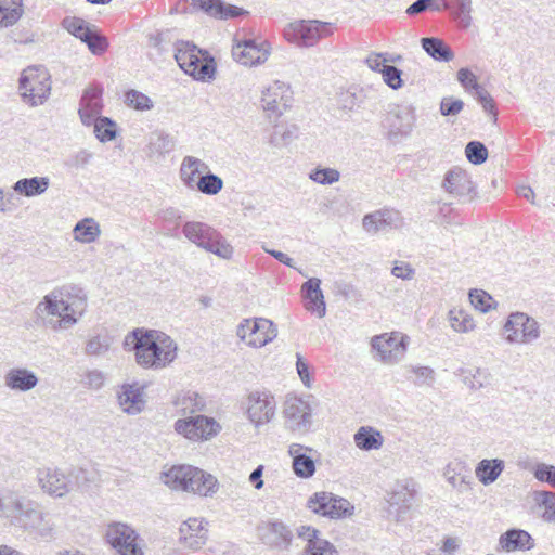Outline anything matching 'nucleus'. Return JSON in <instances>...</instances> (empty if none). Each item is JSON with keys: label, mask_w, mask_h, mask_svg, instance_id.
Returning a JSON list of instances; mask_svg holds the SVG:
<instances>
[{"label": "nucleus", "mask_w": 555, "mask_h": 555, "mask_svg": "<svg viewBox=\"0 0 555 555\" xmlns=\"http://www.w3.org/2000/svg\"><path fill=\"white\" fill-rule=\"evenodd\" d=\"M124 346L134 350L138 364L146 369H164L177 357L173 339L155 330H133L125 337Z\"/></svg>", "instance_id": "1"}, {"label": "nucleus", "mask_w": 555, "mask_h": 555, "mask_svg": "<svg viewBox=\"0 0 555 555\" xmlns=\"http://www.w3.org/2000/svg\"><path fill=\"white\" fill-rule=\"evenodd\" d=\"M85 297L64 298L61 289H53L37 304L35 312L42 325L52 331L69 330L85 314Z\"/></svg>", "instance_id": "2"}, {"label": "nucleus", "mask_w": 555, "mask_h": 555, "mask_svg": "<svg viewBox=\"0 0 555 555\" xmlns=\"http://www.w3.org/2000/svg\"><path fill=\"white\" fill-rule=\"evenodd\" d=\"M163 482L173 490L211 496L218 490V480L211 474L191 465L171 467L162 475Z\"/></svg>", "instance_id": "3"}, {"label": "nucleus", "mask_w": 555, "mask_h": 555, "mask_svg": "<svg viewBox=\"0 0 555 555\" xmlns=\"http://www.w3.org/2000/svg\"><path fill=\"white\" fill-rule=\"evenodd\" d=\"M42 506L39 502L28 499L18 490H0V517L12 526L28 532L36 520L40 519Z\"/></svg>", "instance_id": "4"}, {"label": "nucleus", "mask_w": 555, "mask_h": 555, "mask_svg": "<svg viewBox=\"0 0 555 555\" xmlns=\"http://www.w3.org/2000/svg\"><path fill=\"white\" fill-rule=\"evenodd\" d=\"M18 91L24 103L29 106L42 105L51 93V78L42 67H28L21 74Z\"/></svg>", "instance_id": "5"}, {"label": "nucleus", "mask_w": 555, "mask_h": 555, "mask_svg": "<svg viewBox=\"0 0 555 555\" xmlns=\"http://www.w3.org/2000/svg\"><path fill=\"white\" fill-rule=\"evenodd\" d=\"M313 408L304 398L288 396L283 405V420L286 429L296 435H305L313 425Z\"/></svg>", "instance_id": "6"}, {"label": "nucleus", "mask_w": 555, "mask_h": 555, "mask_svg": "<svg viewBox=\"0 0 555 555\" xmlns=\"http://www.w3.org/2000/svg\"><path fill=\"white\" fill-rule=\"evenodd\" d=\"M504 338L512 345H526L540 336L539 323L522 312L511 313L503 327Z\"/></svg>", "instance_id": "7"}, {"label": "nucleus", "mask_w": 555, "mask_h": 555, "mask_svg": "<svg viewBox=\"0 0 555 555\" xmlns=\"http://www.w3.org/2000/svg\"><path fill=\"white\" fill-rule=\"evenodd\" d=\"M237 337L253 348H261L272 341L278 330L274 323L264 318L244 319L236 328Z\"/></svg>", "instance_id": "8"}, {"label": "nucleus", "mask_w": 555, "mask_h": 555, "mask_svg": "<svg viewBox=\"0 0 555 555\" xmlns=\"http://www.w3.org/2000/svg\"><path fill=\"white\" fill-rule=\"evenodd\" d=\"M409 337L399 332L384 333L371 339V347L377 359L385 364H396L406 352Z\"/></svg>", "instance_id": "9"}, {"label": "nucleus", "mask_w": 555, "mask_h": 555, "mask_svg": "<svg viewBox=\"0 0 555 555\" xmlns=\"http://www.w3.org/2000/svg\"><path fill=\"white\" fill-rule=\"evenodd\" d=\"M134 529L124 522L108 524L105 530L106 542L118 555H143Z\"/></svg>", "instance_id": "10"}, {"label": "nucleus", "mask_w": 555, "mask_h": 555, "mask_svg": "<svg viewBox=\"0 0 555 555\" xmlns=\"http://www.w3.org/2000/svg\"><path fill=\"white\" fill-rule=\"evenodd\" d=\"M307 506L313 513L332 519L350 516L353 513V506L348 500L324 491L314 493L308 500Z\"/></svg>", "instance_id": "11"}, {"label": "nucleus", "mask_w": 555, "mask_h": 555, "mask_svg": "<svg viewBox=\"0 0 555 555\" xmlns=\"http://www.w3.org/2000/svg\"><path fill=\"white\" fill-rule=\"evenodd\" d=\"M220 429V425L212 417L205 415L180 418L175 423V430L192 441L209 440L215 437Z\"/></svg>", "instance_id": "12"}, {"label": "nucleus", "mask_w": 555, "mask_h": 555, "mask_svg": "<svg viewBox=\"0 0 555 555\" xmlns=\"http://www.w3.org/2000/svg\"><path fill=\"white\" fill-rule=\"evenodd\" d=\"M442 188L462 204L472 202L476 196V188L469 175L459 167H454L446 173Z\"/></svg>", "instance_id": "13"}, {"label": "nucleus", "mask_w": 555, "mask_h": 555, "mask_svg": "<svg viewBox=\"0 0 555 555\" xmlns=\"http://www.w3.org/2000/svg\"><path fill=\"white\" fill-rule=\"evenodd\" d=\"M36 479L40 489L52 498H64L73 490L69 477L57 467H39Z\"/></svg>", "instance_id": "14"}, {"label": "nucleus", "mask_w": 555, "mask_h": 555, "mask_svg": "<svg viewBox=\"0 0 555 555\" xmlns=\"http://www.w3.org/2000/svg\"><path fill=\"white\" fill-rule=\"evenodd\" d=\"M276 411V401L269 391H254L247 397L248 420L259 427L272 421Z\"/></svg>", "instance_id": "15"}, {"label": "nucleus", "mask_w": 555, "mask_h": 555, "mask_svg": "<svg viewBox=\"0 0 555 555\" xmlns=\"http://www.w3.org/2000/svg\"><path fill=\"white\" fill-rule=\"evenodd\" d=\"M291 102L292 91L285 82L276 80L262 91L261 103L269 117H280L291 106Z\"/></svg>", "instance_id": "16"}, {"label": "nucleus", "mask_w": 555, "mask_h": 555, "mask_svg": "<svg viewBox=\"0 0 555 555\" xmlns=\"http://www.w3.org/2000/svg\"><path fill=\"white\" fill-rule=\"evenodd\" d=\"M457 81L465 89L466 92L473 94L476 100L481 104L485 112L493 116L496 120V111L493 98L490 93L477 81V77L470 69L463 67L457 72Z\"/></svg>", "instance_id": "17"}, {"label": "nucleus", "mask_w": 555, "mask_h": 555, "mask_svg": "<svg viewBox=\"0 0 555 555\" xmlns=\"http://www.w3.org/2000/svg\"><path fill=\"white\" fill-rule=\"evenodd\" d=\"M270 54L267 43L257 44L254 40L238 42L232 48L234 60L244 66H255L264 63Z\"/></svg>", "instance_id": "18"}, {"label": "nucleus", "mask_w": 555, "mask_h": 555, "mask_svg": "<svg viewBox=\"0 0 555 555\" xmlns=\"http://www.w3.org/2000/svg\"><path fill=\"white\" fill-rule=\"evenodd\" d=\"M118 403L129 415H137L145 409L144 387L137 383L124 384L118 391Z\"/></svg>", "instance_id": "19"}, {"label": "nucleus", "mask_w": 555, "mask_h": 555, "mask_svg": "<svg viewBox=\"0 0 555 555\" xmlns=\"http://www.w3.org/2000/svg\"><path fill=\"white\" fill-rule=\"evenodd\" d=\"M102 89L100 88H88L85 90L79 105V116L81 122L86 126H90L98 118L102 112Z\"/></svg>", "instance_id": "20"}, {"label": "nucleus", "mask_w": 555, "mask_h": 555, "mask_svg": "<svg viewBox=\"0 0 555 555\" xmlns=\"http://www.w3.org/2000/svg\"><path fill=\"white\" fill-rule=\"evenodd\" d=\"M3 380L10 390L27 392L38 385L39 378L34 371L16 366L5 372Z\"/></svg>", "instance_id": "21"}, {"label": "nucleus", "mask_w": 555, "mask_h": 555, "mask_svg": "<svg viewBox=\"0 0 555 555\" xmlns=\"http://www.w3.org/2000/svg\"><path fill=\"white\" fill-rule=\"evenodd\" d=\"M363 229L367 233H377L386 228H398L401 225L400 214L396 210L384 209L367 214L362 219Z\"/></svg>", "instance_id": "22"}, {"label": "nucleus", "mask_w": 555, "mask_h": 555, "mask_svg": "<svg viewBox=\"0 0 555 555\" xmlns=\"http://www.w3.org/2000/svg\"><path fill=\"white\" fill-rule=\"evenodd\" d=\"M207 533L204 520L198 518H190L180 527V540L191 550L201 548L207 540Z\"/></svg>", "instance_id": "23"}, {"label": "nucleus", "mask_w": 555, "mask_h": 555, "mask_svg": "<svg viewBox=\"0 0 555 555\" xmlns=\"http://www.w3.org/2000/svg\"><path fill=\"white\" fill-rule=\"evenodd\" d=\"M293 30L299 44L312 47L320 38L326 36L327 24L319 21H302L296 24Z\"/></svg>", "instance_id": "24"}, {"label": "nucleus", "mask_w": 555, "mask_h": 555, "mask_svg": "<svg viewBox=\"0 0 555 555\" xmlns=\"http://www.w3.org/2000/svg\"><path fill=\"white\" fill-rule=\"evenodd\" d=\"M320 285V279L311 278L302 284L301 291L307 299L306 309L315 313L318 318H323L326 313V305Z\"/></svg>", "instance_id": "25"}, {"label": "nucleus", "mask_w": 555, "mask_h": 555, "mask_svg": "<svg viewBox=\"0 0 555 555\" xmlns=\"http://www.w3.org/2000/svg\"><path fill=\"white\" fill-rule=\"evenodd\" d=\"M308 451H311V449L298 443H293L288 450L289 455L293 457L294 473L301 478H309L315 472L314 461L307 454Z\"/></svg>", "instance_id": "26"}, {"label": "nucleus", "mask_w": 555, "mask_h": 555, "mask_svg": "<svg viewBox=\"0 0 555 555\" xmlns=\"http://www.w3.org/2000/svg\"><path fill=\"white\" fill-rule=\"evenodd\" d=\"M207 170L208 166L202 159L185 156L180 166V179L186 188L195 190L199 177Z\"/></svg>", "instance_id": "27"}, {"label": "nucleus", "mask_w": 555, "mask_h": 555, "mask_svg": "<svg viewBox=\"0 0 555 555\" xmlns=\"http://www.w3.org/2000/svg\"><path fill=\"white\" fill-rule=\"evenodd\" d=\"M193 4L207 14L219 18L236 17L245 13L243 9L231 4L225 5L221 0H193Z\"/></svg>", "instance_id": "28"}, {"label": "nucleus", "mask_w": 555, "mask_h": 555, "mask_svg": "<svg viewBox=\"0 0 555 555\" xmlns=\"http://www.w3.org/2000/svg\"><path fill=\"white\" fill-rule=\"evenodd\" d=\"M215 231L210 225L198 221H188L182 229L184 236L203 249L211 240Z\"/></svg>", "instance_id": "29"}, {"label": "nucleus", "mask_w": 555, "mask_h": 555, "mask_svg": "<svg viewBox=\"0 0 555 555\" xmlns=\"http://www.w3.org/2000/svg\"><path fill=\"white\" fill-rule=\"evenodd\" d=\"M50 186L48 177H33L17 180L12 189L14 192L26 197H34L43 194Z\"/></svg>", "instance_id": "30"}, {"label": "nucleus", "mask_w": 555, "mask_h": 555, "mask_svg": "<svg viewBox=\"0 0 555 555\" xmlns=\"http://www.w3.org/2000/svg\"><path fill=\"white\" fill-rule=\"evenodd\" d=\"M24 13V0H0V28L14 26Z\"/></svg>", "instance_id": "31"}, {"label": "nucleus", "mask_w": 555, "mask_h": 555, "mask_svg": "<svg viewBox=\"0 0 555 555\" xmlns=\"http://www.w3.org/2000/svg\"><path fill=\"white\" fill-rule=\"evenodd\" d=\"M353 440L356 446L363 451L379 450L384 443L380 431L371 426H361L356 431Z\"/></svg>", "instance_id": "32"}, {"label": "nucleus", "mask_w": 555, "mask_h": 555, "mask_svg": "<svg viewBox=\"0 0 555 555\" xmlns=\"http://www.w3.org/2000/svg\"><path fill=\"white\" fill-rule=\"evenodd\" d=\"M504 469V461L500 459L482 460L475 469L476 477L485 485L494 482Z\"/></svg>", "instance_id": "33"}, {"label": "nucleus", "mask_w": 555, "mask_h": 555, "mask_svg": "<svg viewBox=\"0 0 555 555\" xmlns=\"http://www.w3.org/2000/svg\"><path fill=\"white\" fill-rule=\"evenodd\" d=\"M201 54L202 51L195 52L185 73L193 76L196 80L204 81L214 78L216 67L212 59H202Z\"/></svg>", "instance_id": "34"}, {"label": "nucleus", "mask_w": 555, "mask_h": 555, "mask_svg": "<svg viewBox=\"0 0 555 555\" xmlns=\"http://www.w3.org/2000/svg\"><path fill=\"white\" fill-rule=\"evenodd\" d=\"M424 51L435 61L450 62L454 59V53L450 47L441 39L427 37L421 40Z\"/></svg>", "instance_id": "35"}, {"label": "nucleus", "mask_w": 555, "mask_h": 555, "mask_svg": "<svg viewBox=\"0 0 555 555\" xmlns=\"http://www.w3.org/2000/svg\"><path fill=\"white\" fill-rule=\"evenodd\" d=\"M503 550L511 552L517 548L530 550L533 546L531 535L524 530L512 529L500 539Z\"/></svg>", "instance_id": "36"}, {"label": "nucleus", "mask_w": 555, "mask_h": 555, "mask_svg": "<svg viewBox=\"0 0 555 555\" xmlns=\"http://www.w3.org/2000/svg\"><path fill=\"white\" fill-rule=\"evenodd\" d=\"M75 240L90 244L101 235L100 224L93 218H85L76 223L74 228Z\"/></svg>", "instance_id": "37"}, {"label": "nucleus", "mask_w": 555, "mask_h": 555, "mask_svg": "<svg viewBox=\"0 0 555 555\" xmlns=\"http://www.w3.org/2000/svg\"><path fill=\"white\" fill-rule=\"evenodd\" d=\"M395 117L399 120L397 125L396 121H391V126L396 128V133L401 135H408L412 131L414 124V114L413 109L409 106L397 107L389 114V118Z\"/></svg>", "instance_id": "38"}, {"label": "nucleus", "mask_w": 555, "mask_h": 555, "mask_svg": "<svg viewBox=\"0 0 555 555\" xmlns=\"http://www.w3.org/2000/svg\"><path fill=\"white\" fill-rule=\"evenodd\" d=\"M175 145V139L170 134L163 131H155L150 135L147 149L150 155H164L171 152Z\"/></svg>", "instance_id": "39"}, {"label": "nucleus", "mask_w": 555, "mask_h": 555, "mask_svg": "<svg viewBox=\"0 0 555 555\" xmlns=\"http://www.w3.org/2000/svg\"><path fill=\"white\" fill-rule=\"evenodd\" d=\"M113 338L107 333L90 336L86 341L85 352L90 357L104 356L111 348Z\"/></svg>", "instance_id": "40"}, {"label": "nucleus", "mask_w": 555, "mask_h": 555, "mask_svg": "<svg viewBox=\"0 0 555 555\" xmlns=\"http://www.w3.org/2000/svg\"><path fill=\"white\" fill-rule=\"evenodd\" d=\"M28 533L35 534L44 541H50L55 535V524L49 514L42 509L40 519L35 521L34 527L29 529Z\"/></svg>", "instance_id": "41"}, {"label": "nucleus", "mask_w": 555, "mask_h": 555, "mask_svg": "<svg viewBox=\"0 0 555 555\" xmlns=\"http://www.w3.org/2000/svg\"><path fill=\"white\" fill-rule=\"evenodd\" d=\"M173 404L179 409L182 414H192L197 411H202L205 403L198 393L188 391L175 400Z\"/></svg>", "instance_id": "42"}, {"label": "nucleus", "mask_w": 555, "mask_h": 555, "mask_svg": "<svg viewBox=\"0 0 555 555\" xmlns=\"http://www.w3.org/2000/svg\"><path fill=\"white\" fill-rule=\"evenodd\" d=\"M461 469L462 467L459 463H450L444 467L443 476L452 488L457 489L460 492H464L469 489V480L467 479V476L461 474Z\"/></svg>", "instance_id": "43"}, {"label": "nucleus", "mask_w": 555, "mask_h": 555, "mask_svg": "<svg viewBox=\"0 0 555 555\" xmlns=\"http://www.w3.org/2000/svg\"><path fill=\"white\" fill-rule=\"evenodd\" d=\"M222 179L208 170L199 177L195 186L197 191L206 195H216L222 190Z\"/></svg>", "instance_id": "44"}, {"label": "nucleus", "mask_w": 555, "mask_h": 555, "mask_svg": "<svg viewBox=\"0 0 555 555\" xmlns=\"http://www.w3.org/2000/svg\"><path fill=\"white\" fill-rule=\"evenodd\" d=\"M533 500L540 508H543L542 517L546 521L555 519V492L535 491Z\"/></svg>", "instance_id": "45"}, {"label": "nucleus", "mask_w": 555, "mask_h": 555, "mask_svg": "<svg viewBox=\"0 0 555 555\" xmlns=\"http://www.w3.org/2000/svg\"><path fill=\"white\" fill-rule=\"evenodd\" d=\"M204 249L223 259H230L233 254V247L217 231L211 235V240Z\"/></svg>", "instance_id": "46"}, {"label": "nucleus", "mask_w": 555, "mask_h": 555, "mask_svg": "<svg viewBox=\"0 0 555 555\" xmlns=\"http://www.w3.org/2000/svg\"><path fill=\"white\" fill-rule=\"evenodd\" d=\"M413 494L406 487H400L390 493L388 503L390 507L397 506V514L408 511L412 504Z\"/></svg>", "instance_id": "47"}, {"label": "nucleus", "mask_w": 555, "mask_h": 555, "mask_svg": "<svg viewBox=\"0 0 555 555\" xmlns=\"http://www.w3.org/2000/svg\"><path fill=\"white\" fill-rule=\"evenodd\" d=\"M95 137L101 142H108L116 138V124L108 117H100L92 124Z\"/></svg>", "instance_id": "48"}, {"label": "nucleus", "mask_w": 555, "mask_h": 555, "mask_svg": "<svg viewBox=\"0 0 555 555\" xmlns=\"http://www.w3.org/2000/svg\"><path fill=\"white\" fill-rule=\"evenodd\" d=\"M125 103L135 111H150L154 107V102L146 94L134 89L125 93Z\"/></svg>", "instance_id": "49"}, {"label": "nucleus", "mask_w": 555, "mask_h": 555, "mask_svg": "<svg viewBox=\"0 0 555 555\" xmlns=\"http://www.w3.org/2000/svg\"><path fill=\"white\" fill-rule=\"evenodd\" d=\"M195 52H201V50L193 43L181 41L177 44L175 59L181 69L186 72L189 63L191 59L194 57Z\"/></svg>", "instance_id": "50"}, {"label": "nucleus", "mask_w": 555, "mask_h": 555, "mask_svg": "<svg viewBox=\"0 0 555 555\" xmlns=\"http://www.w3.org/2000/svg\"><path fill=\"white\" fill-rule=\"evenodd\" d=\"M309 179L322 185H330L339 181L340 173L334 168L317 167L310 171Z\"/></svg>", "instance_id": "51"}, {"label": "nucleus", "mask_w": 555, "mask_h": 555, "mask_svg": "<svg viewBox=\"0 0 555 555\" xmlns=\"http://www.w3.org/2000/svg\"><path fill=\"white\" fill-rule=\"evenodd\" d=\"M63 25L72 35L80 39L82 42L86 39H89L88 36L92 30L86 25L83 20L78 17H67L63 21Z\"/></svg>", "instance_id": "52"}, {"label": "nucleus", "mask_w": 555, "mask_h": 555, "mask_svg": "<svg viewBox=\"0 0 555 555\" xmlns=\"http://www.w3.org/2000/svg\"><path fill=\"white\" fill-rule=\"evenodd\" d=\"M465 154L467 159L474 165L483 164L488 157L487 147L478 141H470L467 143Z\"/></svg>", "instance_id": "53"}, {"label": "nucleus", "mask_w": 555, "mask_h": 555, "mask_svg": "<svg viewBox=\"0 0 555 555\" xmlns=\"http://www.w3.org/2000/svg\"><path fill=\"white\" fill-rule=\"evenodd\" d=\"M297 535L307 541V545L315 544V547H327L331 544L327 540L320 538V532L310 526H300L297 528Z\"/></svg>", "instance_id": "54"}, {"label": "nucleus", "mask_w": 555, "mask_h": 555, "mask_svg": "<svg viewBox=\"0 0 555 555\" xmlns=\"http://www.w3.org/2000/svg\"><path fill=\"white\" fill-rule=\"evenodd\" d=\"M450 324L454 331L460 333H466L474 328L473 319L462 311L450 313Z\"/></svg>", "instance_id": "55"}, {"label": "nucleus", "mask_w": 555, "mask_h": 555, "mask_svg": "<svg viewBox=\"0 0 555 555\" xmlns=\"http://www.w3.org/2000/svg\"><path fill=\"white\" fill-rule=\"evenodd\" d=\"M380 74L383 75L384 82L393 90L401 88L402 79H401V70L393 65L384 66L380 69Z\"/></svg>", "instance_id": "56"}, {"label": "nucleus", "mask_w": 555, "mask_h": 555, "mask_svg": "<svg viewBox=\"0 0 555 555\" xmlns=\"http://www.w3.org/2000/svg\"><path fill=\"white\" fill-rule=\"evenodd\" d=\"M469 300L480 312H487L491 308L492 297L485 291L473 289L469 292Z\"/></svg>", "instance_id": "57"}, {"label": "nucleus", "mask_w": 555, "mask_h": 555, "mask_svg": "<svg viewBox=\"0 0 555 555\" xmlns=\"http://www.w3.org/2000/svg\"><path fill=\"white\" fill-rule=\"evenodd\" d=\"M533 475L539 481L546 482L555 488V466L538 463L534 467Z\"/></svg>", "instance_id": "58"}, {"label": "nucleus", "mask_w": 555, "mask_h": 555, "mask_svg": "<svg viewBox=\"0 0 555 555\" xmlns=\"http://www.w3.org/2000/svg\"><path fill=\"white\" fill-rule=\"evenodd\" d=\"M88 37L89 39H86L83 42L93 54L98 55L106 51L108 43L105 37L101 36L93 29Z\"/></svg>", "instance_id": "59"}, {"label": "nucleus", "mask_w": 555, "mask_h": 555, "mask_svg": "<svg viewBox=\"0 0 555 555\" xmlns=\"http://www.w3.org/2000/svg\"><path fill=\"white\" fill-rule=\"evenodd\" d=\"M464 107V102L460 99L446 96L440 103V113L442 116H456Z\"/></svg>", "instance_id": "60"}, {"label": "nucleus", "mask_w": 555, "mask_h": 555, "mask_svg": "<svg viewBox=\"0 0 555 555\" xmlns=\"http://www.w3.org/2000/svg\"><path fill=\"white\" fill-rule=\"evenodd\" d=\"M270 530L278 539L281 540V543H283L285 547L291 544L293 533L286 525L281 521H274L271 522Z\"/></svg>", "instance_id": "61"}, {"label": "nucleus", "mask_w": 555, "mask_h": 555, "mask_svg": "<svg viewBox=\"0 0 555 555\" xmlns=\"http://www.w3.org/2000/svg\"><path fill=\"white\" fill-rule=\"evenodd\" d=\"M412 372L416 375L417 385H433L435 382V372L429 366H413Z\"/></svg>", "instance_id": "62"}, {"label": "nucleus", "mask_w": 555, "mask_h": 555, "mask_svg": "<svg viewBox=\"0 0 555 555\" xmlns=\"http://www.w3.org/2000/svg\"><path fill=\"white\" fill-rule=\"evenodd\" d=\"M14 198L15 196L12 192H7L0 188V212H11L16 207Z\"/></svg>", "instance_id": "63"}, {"label": "nucleus", "mask_w": 555, "mask_h": 555, "mask_svg": "<svg viewBox=\"0 0 555 555\" xmlns=\"http://www.w3.org/2000/svg\"><path fill=\"white\" fill-rule=\"evenodd\" d=\"M301 555H338V552L332 543L327 547H315V544H312L306 545Z\"/></svg>", "instance_id": "64"}]
</instances>
